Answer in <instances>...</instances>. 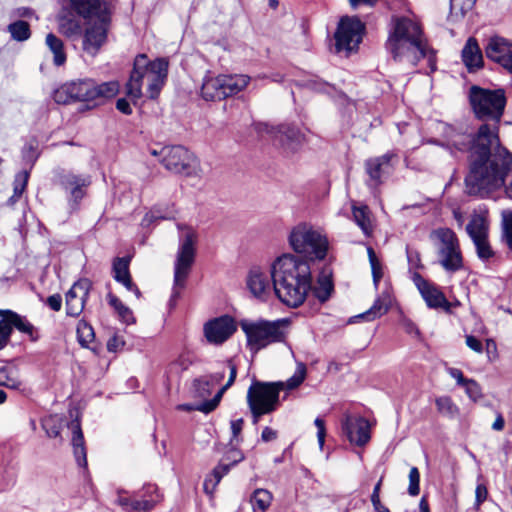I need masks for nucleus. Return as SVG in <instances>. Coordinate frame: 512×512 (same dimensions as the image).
I'll use <instances>...</instances> for the list:
<instances>
[{"label":"nucleus","mask_w":512,"mask_h":512,"mask_svg":"<svg viewBox=\"0 0 512 512\" xmlns=\"http://www.w3.org/2000/svg\"><path fill=\"white\" fill-rule=\"evenodd\" d=\"M468 100L474 117L482 124L474 134L446 125V141L441 146L453 157L468 153L466 183L470 192L487 193L501 186L503 177L512 169V153L499 138V126L507 105L506 91L472 85Z\"/></svg>","instance_id":"obj_1"},{"label":"nucleus","mask_w":512,"mask_h":512,"mask_svg":"<svg viewBox=\"0 0 512 512\" xmlns=\"http://www.w3.org/2000/svg\"><path fill=\"white\" fill-rule=\"evenodd\" d=\"M271 278L274 294L290 308L301 306L312 289L309 262L292 254H284L274 261Z\"/></svg>","instance_id":"obj_2"},{"label":"nucleus","mask_w":512,"mask_h":512,"mask_svg":"<svg viewBox=\"0 0 512 512\" xmlns=\"http://www.w3.org/2000/svg\"><path fill=\"white\" fill-rule=\"evenodd\" d=\"M386 49L395 61L413 65L427 58L431 71L436 70V56L429 48L420 24L408 17L393 18V26L386 41Z\"/></svg>","instance_id":"obj_3"},{"label":"nucleus","mask_w":512,"mask_h":512,"mask_svg":"<svg viewBox=\"0 0 512 512\" xmlns=\"http://www.w3.org/2000/svg\"><path fill=\"white\" fill-rule=\"evenodd\" d=\"M168 67L169 62L166 58L150 61L146 54L137 55L126 84V95L132 100H138L142 96V86L146 80L148 97L156 99L167 80Z\"/></svg>","instance_id":"obj_4"},{"label":"nucleus","mask_w":512,"mask_h":512,"mask_svg":"<svg viewBox=\"0 0 512 512\" xmlns=\"http://www.w3.org/2000/svg\"><path fill=\"white\" fill-rule=\"evenodd\" d=\"M240 325L246 335L248 347L257 353L270 344L285 340L289 320L282 318L274 321H242Z\"/></svg>","instance_id":"obj_5"},{"label":"nucleus","mask_w":512,"mask_h":512,"mask_svg":"<svg viewBox=\"0 0 512 512\" xmlns=\"http://www.w3.org/2000/svg\"><path fill=\"white\" fill-rule=\"evenodd\" d=\"M283 389V382L252 380L246 398L254 424H257L263 415L270 414L278 409L279 396Z\"/></svg>","instance_id":"obj_6"},{"label":"nucleus","mask_w":512,"mask_h":512,"mask_svg":"<svg viewBox=\"0 0 512 512\" xmlns=\"http://www.w3.org/2000/svg\"><path fill=\"white\" fill-rule=\"evenodd\" d=\"M289 243L296 253L303 254L311 260H322L327 255L326 236L307 223H300L291 230Z\"/></svg>","instance_id":"obj_7"},{"label":"nucleus","mask_w":512,"mask_h":512,"mask_svg":"<svg viewBox=\"0 0 512 512\" xmlns=\"http://www.w3.org/2000/svg\"><path fill=\"white\" fill-rule=\"evenodd\" d=\"M430 238L437 241L438 262L445 271L454 273L463 268L459 239L452 229L437 228L431 232Z\"/></svg>","instance_id":"obj_8"},{"label":"nucleus","mask_w":512,"mask_h":512,"mask_svg":"<svg viewBox=\"0 0 512 512\" xmlns=\"http://www.w3.org/2000/svg\"><path fill=\"white\" fill-rule=\"evenodd\" d=\"M250 79L244 74L207 77L202 84L201 95L206 101H220L238 94L248 85Z\"/></svg>","instance_id":"obj_9"},{"label":"nucleus","mask_w":512,"mask_h":512,"mask_svg":"<svg viewBox=\"0 0 512 512\" xmlns=\"http://www.w3.org/2000/svg\"><path fill=\"white\" fill-rule=\"evenodd\" d=\"M197 234L194 230L188 228L180 239V245L177 251L175 266H174V287L171 296V301L175 300L180 295V290L184 288L186 279L190 273L192 264L195 259V244Z\"/></svg>","instance_id":"obj_10"},{"label":"nucleus","mask_w":512,"mask_h":512,"mask_svg":"<svg viewBox=\"0 0 512 512\" xmlns=\"http://www.w3.org/2000/svg\"><path fill=\"white\" fill-rule=\"evenodd\" d=\"M160 155L161 163L173 173L192 176L197 172L196 157L182 145L165 146L161 149Z\"/></svg>","instance_id":"obj_11"},{"label":"nucleus","mask_w":512,"mask_h":512,"mask_svg":"<svg viewBox=\"0 0 512 512\" xmlns=\"http://www.w3.org/2000/svg\"><path fill=\"white\" fill-rule=\"evenodd\" d=\"M364 30V24L357 17H342L334 34L335 51L348 55L358 49Z\"/></svg>","instance_id":"obj_12"},{"label":"nucleus","mask_w":512,"mask_h":512,"mask_svg":"<svg viewBox=\"0 0 512 512\" xmlns=\"http://www.w3.org/2000/svg\"><path fill=\"white\" fill-rule=\"evenodd\" d=\"M75 101H93L114 97L119 91L117 81H109L97 84L92 79L76 80L68 82Z\"/></svg>","instance_id":"obj_13"},{"label":"nucleus","mask_w":512,"mask_h":512,"mask_svg":"<svg viewBox=\"0 0 512 512\" xmlns=\"http://www.w3.org/2000/svg\"><path fill=\"white\" fill-rule=\"evenodd\" d=\"M93 18L97 20L86 28L83 37V50L92 56L96 55L101 46L106 42L111 22V11L94 16Z\"/></svg>","instance_id":"obj_14"},{"label":"nucleus","mask_w":512,"mask_h":512,"mask_svg":"<svg viewBox=\"0 0 512 512\" xmlns=\"http://www.w3.org/2000/svg\"><path fill=\"white\" fill-rule=\"evenodd\" d=\"M411 279L429 308L450 310V302L436 284L426 280L416 271L412 273Z\"/></svg>","instance_id":"obj_15"},{"label":"nucleus","mask_w":512,"mask_h":512,"mask_svg":"<svg viewBox=\"0 0 512 512\" xmlns=\"http://www.w3.org/2000/svg\"><path fill=\"white\" fill-rule=\"evenodd\" d=\"M486 57L499 64L502 68L512 74V42L500 37L494 36L488 39L485 47Z\"/></svg>","instance_id":"obj_16"},{"label":"nucleus","mask_w":512,"mask_h":512,"mask_svg":"<svg viewBox=\"0 0 512 512\" xmlns=\"http://www.w3.org/2000/svg\"><path fill=\"white\" fill-rule=\"evenodd\" d=\"M394 154L385 153L381 156L369 158L365 161L364 167L368 175L367 186L375 190L388 177L391 171V159Z\"/></svg>","instance_id":"obj_17"},{"label":"nucleus","mask_w":512,"mask_h":512,"mask_svg":"<svg viewBox=\"0 0 512 512\" xmlns=\"http://www.w3.org/2000/svg\"><path fill=\"white\" fill-rule=\"evenodd\" d=\"M341 426L343 434L352 444L364 446L370 440L369 422L364 417L345 414Z\"/></svg>","instance_id":"obj_18"},{"label":"nucleus","mask_w":512,"mask_h":512,"mask_svg":"<svg viewBox=\"0 0 512 512\" xmlns=\"http://www.w3.org/2000/svg\"><path fill=\"white\" fill-rule=\"evenodd\" d=\"M92 288V283L87 278L75 282L66 293V314L71 317L79 316Z\"/></svg>","instance_id":"obj_19"},{"label":"nucleus","mask_w":512,"mask_h":512,"mask_svg":"<svg viewBox=\"0 0 512 512\" xmlns=\"http://www.w3.org/2000/svg\"><path fill=\"white\" fill-rule=\"evenodd\" d=\"M270 133L274 143L279 145L286 153L296 152L305 140L300 130L290 124H281L273 128Z\"/></svg>","instance_id":"obj_20"},{"label":"nucleus","mask_w":512,"mask_h":512,"mask_svg":"<svg viewBox=\"0 0 512 512\" xmlns=\"http://www.w3.org/2000/svg\"><path fill=\"white\" fill-rule=\"evenodd\" d=\"M236 331L234 319L224 315L210 320L204 325V334L209 343L221 344Z\"/></svg>","instance_id":"obj_21"},{"label":"nucleus","mask_w":512,"mask_h":512,"mask_svg":"<svg viewBox=\"0 0 512 512\" xmlns=\"http://www.w3.org/2000/svg\"><path fill=\"white\" fill-rule=\"evenodd\" d=\"M225 459L228 460L229 463L226 464L221 462L205 478L203 488L207 494H212L214 492L221 479L229 472L232 466L236 465L244 459V455L240 450L233 448L227 451L225 454Z\"/></svg>","instance_id":"obj_22"},{"label":"nucleus","mask_w":512,"mask_h":512,"mask_svg":"<svg viewBox=\"0 0 512 512\" xmlns=\"http://www.w3.org/2000/svg\"><path fill=\"white\" fill-rule=\"evenodd\" d=\"M246 284L255 298L265 301L270 296L273 288L271 272L267 273L258 267H254L248 273Z\"/></svg>","instance_id":"obj_23"},{"label":"nucleus","mask_w":512,"mask_h":512,"mask_svg":"<svg viewBox=\"0 0 512 512\" xmlns=\"http://www.w3.org/2000/svg\"><path fill=\"white\" fill-rule=\"evenodd\" d=\"M91 176L66 173L60 177L62 187L70 192V205L76 207L85 196V189L91 184Z\"/></svg>","instance_id":"obj_24"},{"label":"nucleus","mask_w":512,"mask_h":512,"mask_svg":"<svg viewBox=\"0 0 512 512\" xmlns=\"http://www.w3.org/2000/svg\"><path fill=\"white\" fill-rule=\"evenodd\" d=\"M159 501L157 487L153 484L144 485L143 488L131 498L127 512H150Z\"/></svg>","instance_id":"obj_25"},{"label":"nucleus","mask_w":512,"mask_h":512,"mask_svg":"<svg viewBox=\"0 0 512 512\" xmlns=\"http://www.w3.org/2000/svg\"><path fill=\"white\" fill-rule=\"evenodd\" d=\"M72 12L83 19H92L94 16L110 12L104 0H66Z\"/></svg>","instance_id":"obj_26"},{"label":"nucleus","mask_w":512,"mask_h":512,"mask_svg":"<svg viewBox=\"0 0 512 512\" xmlns=\"http://www.w3.org/2000/svg\"><path fill=\"white\" fill-rule=\"evenodd\" d=\"M393 298L389 290H384L374 301L373 305L365 312L353 316L349 323H355L359 320L373 321L386 314L392 306Z\"/></svg>","instance_id":"obj_27"},{"label":"nucleus","mask_w":512,"mask_h":512,"mask_svg":"<svg viewBox=\"0 0 512 512\" xmlns=\"http://www.w3.org/2000/svg\"><path fill=\"white\" fill-rule=\"evenodd\" d=\"M129 257H118L113 261L112 270L114 279L121 283L128 291L135 293L139 298L141 293L138 287L133 283L129 272Z\"/></svg>","instance_id":"obj_28"},{"label":"nucleus","mask_w":512,"mask_h":512,"mask_svg":"<svg viewBox=\"0 0 512 512\" xmlns=\"http://www.w3.org/2000/svg\"><path fill=\"white\" fill-rule=\"evenodd\" d=\"M0 316L7 317L12 329L16 328L21 333L27 335L31 341L35 342L39 339L37 328H35L34 325L26 319V317L21 316L12 310H0Z\"/></svg>","instance_id":"obj_29"},{"label":"nucleus","mask_w":512,"mask_h":512,"mask_svg":"<svg viewBox=\"0 0 512 512\" xmlns=\"http://www.w3.org/2000/svg\"><path fill=\"white\" fill-rule=\"evenodd\" d=\"M69 428L72 431V446L75 460L80 467L86 468L87 454L80 422L72 420L69 423Z\"/></svg>","instance_id":"obj_30"},{"label":"nucleus","mask_w":512,"mask_h":512,"mask_svg":"<svg viewBox=\"0 0 512 512\" xmlns=\"http://www.w3.org/2000/svg\"><path fill=\"white\" fill-rule=\"evenodd\" d=\"M462 61L468 71L473 72L483 66V56L477 40L470 37L462 49Z\"/></svg>","instance_id":"obj_31"},{"label":"nucleus","mask_w":512,"mask_h":512,"mask_svg":"<svg viewBox=\"0 0 512 512\" xmlns=\"http://www.w3.org/2000/svg\"><path fill=\"white\" fill-rule=\"evenodd\" d=\"M0 386L20 390L23 381L20 377L19 370L15 366H4L0 368Z\"/></svg>","instance_id":"obj_32"},{"label":"nucleus","mask_w":512,"mask_h":512,"mask_svg":"<svg viewBox=\"0 0 512 512\" xmlns=\"http://www.w3.org/2000/svg\"><path fill=\"white\" fill-rule=\"evenodd\" d=\"M273 500L272 493L264 488H257L250 496L253 512H266Z\"/></svg>","instance_id":"obj_33"},{"label":"nucleus","mask_w":512,"mask_h":512,"mask_svg":"<svg viewBox=\"0 0 512 512\" xmlns=\"http://www.w3.org/2000/svg\"><path fill=\"white\" fill-rule=\"evenodd\" d=\"M65 424V420L62 416L54 414L48 415L41 420V426L46 432L49 438H61V430Z\"/></svg>","instance_id":"obj_34"},{"label":"nucleus","mask_w":512,"mask_h":512,"mask_svg":"<svg viewBox=\"0 0 512 512\" xmlns=\"http://www.w3.org/2000/svg\"><path fill=\"white\" fill-rule=\"evenodd\" d=\"M466 232L473 242L488 238V227L485 219L480 215L472 217L466 226Z\"/></svg>","instance_id":"obj_35"},{"label":"nucleus","mask_w":512,"mask_h":512,"mask_svg":"<svg viewBox=\"0 0 512 512\" xmlns=\"http://www.w3.org/2000/svg\"><path fill=\"white\" fill-rule=\"evenodd\" d=\"M311 290L319 302L325 303L334 291V284L331 277L324 274L320 275L317 279L316 286Z\"/></svg>","instance_id":"obj_36"},{"label":"nucleus","mask_w":512,"mask_h":512,"mask_svg":"<svg viewBox=\"0 0 512 512\" xmlns=\"http://www.w3.org/2000/svg\"><path fill=\"white\" fill-rule=\"evenodd\" d=\"M46 45L53 53V63L56 66H61L66 62V54L64 52L63 41L53 33L46 36Z\"/></svg>","instance_id":"obj_37"},{"label":"nucleus","mask_w":512,"mask_h":512,"mask_svg":"<svg viewBox=\"0 0 512 512\" xmlns=\"http://www.w3.org/2000/svg\"><path fill=\"white\" fill-rule=\"evenodd\" d=\"M477 0H450L449 19L457 22L464 18L466 13L470 11Z\"/></svg>","instance_id":"obj_38"},{"label":"nucleus","mask_w":512,"mask_h":512,"mask_svg":"<svg viewBox=\"0 0 512 512\" xmlns=\"http://www.w3.org/2000/svg\"><path fill=\"white\" fill-rule=\"evenodd\" d=\"M107 298L109 304L115 309L121 321L128 325L135 323V318L133 316L132 310L126 305H124L117 296L113 295L112 293H109Z\"/></svg>","instance_id":"obj_39"},{"label":"nucleus","mask_w":512,"mask_h":512,"mask_svg":"<svg viewBox=\"0 0 512 512\" xmlns=\"http://www.w3.org/2000/svg\"><path fill=\"white\" fill-rule=\"evenodd\" d=\"M7 30L11 34V38L18 42L26 41L31 36L30 25L23 20L10 23Z\"/></svg>","instance_id":"obj_40"},{"label":"nucleus","mask_w":512,"mask_h":512,"mask_svg":"<svg viewBox=\"0 0 512 512\" xmlns=\"http://www.w3.org/2000/svg\"><path fill=\"white\" fill-rule=\"evenodd\" d=\"M501 240L512 251V210L502 212Z\"/></svg>","instance_id":"obj_41"},{"label":"nucleus","mask_w":512,"mask_h":512,"mask_svg":"<svg viewBox=\"0 0 512 512\" xmlns=\"http://www.w3.org/2000/svg\"><path fill=\"white\" fill-rule=\"evenodd\" d=\"M435 404H436L438 412L444 416L453 418L459 412L458 407L454 404L452 399L448 396H442V397L437 398L435 401Z\"/></svg>","instance_id":"obj_42"},{"label":"nucleus","mask_w":512,"mask_h":512,"mask_svg":"<svg viewBox=\"0 0 512 512\" xmlns=\"http://www.w3.org/2000/svg\"><path fill=\"white\" fill-rule=\"evenodd\" d=\"M353 217L356 224L361 228L364 234L371 232V222L366 207H353Z\"/></svg>","instance_id":"obj_43"},{"label":"nucleus","mask_w":512,"mask_h":512,"mask_svg":"<svg viewBox=\"0 0 512 512\" xmlns=\"http://www.w3.org/2000/svg\"><path fill=\"white\" fill-rule=\"evenodd\" d=\"M465 186H466V190H467V193L469 195H473V196H480V197H486L488 195H490L491 193L499 190L500 188L504 187L505 188V194L507 195L508 198L512 199V169L506 173V175L503 177V184L493 190H490L488 191L487 193L485 192H481V193H472L470 192V189L467 185V183L465 182Z\"/></svg>","instance_id":"obj_44"},{"label":"nucleus","mask_w":512,"mask_h":512,"mask_svg":"<svg viewBox=\"0 0 512 512\" xmlns=\"http://www.w3.org/2000/svg\"><path fill=\"white\" fill-rule=\"evenodd\" d=\"M194 362V357L189 352L181 353L176 360L170 364V371L181 373L186 371Z\"/></svg>","instance_id":"obj_45"},{"label":"nucleus","mask_w":512,"mask_h":512,"mask_svg":"<svg viewBox=\"0 0 512 512\" xmlns=\"http://www.w3.org/2000/svg\"><path fill=\"white\" fill-rule=\"evenodd\" d=\"M53 99L57 104H69L71 102H76L73 93H71V89L68 83L61 85L59 88L54 90Z\"/></svg>","instance_id":"obj_46"},{"label":"nucleus","mask_w":512,"mask_h":512,"mask_svg":"<svg viewBox=\"0 0 512 512\" xmlns=\"http://www.w3.org/2000/svg\"><path fill=\"white\" fill-rule=\"evenodd\" d=\"M78 341L82 347H88L89 343L94 340V330L91 325L86 322L80 323L77 327Z\"/></svg>","instance_id":"obj_47"},{"label":"nucleus","mask_w":512,"mask_h":512,"mask_svg":"<svg viewBox=\"0 0 512 512\" xmlns=\"http://www.w3.org/2000/svg\"><path fill=\"white\" fill-rule=\"evenodd\" d=\"M193 390L195 396L199 398H206L211 395L212 387L208 378L200 377L193 381Z\"/></svg>","instance_id":"obj_48"},{"label":"nucleus","mask_w":512,"mask_h":512,"mask_svg":"<svg viewBox=\"0 0 512 512\" xmlns=\"http://www.w3.org/2000/svg\"><path fill=\"white\" fill-rule=\"evenodd\" d=\"M476 248L477 256L483 260L487 261L494 257V251L489 244L488 238H483L473 242Z\"/></svg>","instance_id":"obj_49"},{"label":"nucleus","mask_w":512,"mask_h":512,"mask_svg":"<svg viewBox=\"0 0 512 512\" xmlns=\"http://www.w3.org/2000/svg\"><path fill=\"white\" fill-rule=\"evenodd\" d=\"M228 389L229 388H227L226 386H222L212 399L203 402L201 405L197 407V410L204 413H210L213 410H215L216 407L219 405L224 393Z\"/></svg>","instance_id":"obj_50"},{"label":"nucleus","mask_w":512,"mask_h":512,"mask_svg":"<svg viewBox=\"0 0 512 512\" xmlns=\"http://www.w3.org/2000/svg\"><path fill=\"white\" fill-rule=\"evenodd\" d=\"M306 377V366L300 362L297 364L295 373L286 381L288 389H295L302 384Z\"/></svg>","instance_id":"obj_51"},{"label":"nucleus","mask_w":512,"mask_h":512,"mask_svg":"<svg viewBox=\"0 0 512 512\" xmlns=\"http://www.w3.org/2000/svg\"><path fill=\"white\" fill-rule=\"evenodd\" d=\"M420 473L417 467H412L409 472L408 494L417 496L420 492Z\"/></svg>","instance_id":"obj_52"},{"label":"nucleus","mask_w":512,"mask_h":512,"mask_svg":"<svg viewBox=\"0 0 512 512\" xmlns=\"http://www.w3.org/2000/svg\"><path fill=\"white\" fill-rule=\"evenodd\" d=\"M60 30L64 35L72 37L81 33V25L76 20L68 19L60 24Z\"/></svg>","instance_id":"obj_53"},{"label":"nucleus","mask_w":512,"mask_h":512,"mask_svg":"<svg viewBox=\"0 0 512 512\" xmlns=\"http://www.w3.org/2000/svg\"><path fill=\"white\" fill-rule=\"evenodd\" d=\"M0 320V350L6 347L12 334V326L8 322L7 317Z\"/></svg>","instance_id":"obj_54"},{"label":"nucleus","mask_w":512,"mask_h":512,"mask_svg":"<svg viewBox=\"0 0 512 512\" xmlns=\"http://www.w3.org/2000/svg\"><path fill=\"white\" fill-rule=\"evenodd\" d=\"M406 257L409 265V271L422 268L420 253L417 249L406 246Z\"/></svg>","instance_id":"obj_55"},{"label":"nucleus","mask_w":512,"mask_h":512,"mask_svg":"<svg viewBox=\"0 0 512 512\" xmlns=\"http://www.w3.org/2000/svg\"><path fill=\"white\" fill-rule=\"evenodd\" d=\"M462 387L471 400L477 401L482 397L481 387L474 379H469Z\"/></svg>","instance_id":"obj_56"},{"label":"nucleus","mask_w":512,"mask_h":512,"mask_svg":"<svg viewBox=\"0 0 512 512\" xmlns=\"http://www.w3.org/2000/svg\"><path fill=\"white\" fill-rule=\"evenodd\" d=\"M488 490L487 487L480 483L475 489V508L479 510L481 504L487 499Z\"/></svg>","instance_id":"obj_57"},{"label":"nucleus","mask_w":512,"mask_h":512,"mask_svg":"<svg viewBox=\"0 0 512 512\" xmlns=\"http://www.w3.org/2000/svg\"><path fill=\"white\" fill-rule=\"evenodd\" d=\"M307 86L310 89L317 91V92H327L328 93L332 89V86L329 83L324 82L319 79L308 80Z\"/></svg>","instance_id":"obj_58"},{"label":"nucleus","mask_w":512,"mask_h":512,"mask_svg":"<svg viewBox=\"0 0 512 512\" xmlns=\"http://www.w3.org/2000/svg\"><path fill=\"white\" fill-rule=\"evenodd\" d=\"M314 424L317 428V439L319 446L322 448L325 441L326 436V428H325V422L322 418L317 417L314 421Z\"/></svg>","instance_id":"obj_59"},{"label":"nucleus","mask_w":512,"mask_h":512,"mask_svg":"<svg viewBox=\"0 0 512 512\" xmlns=\"http://www.w3.org/2000/svg\"><path fill=\"white\" fill-rule=\"evenodd\" d=\"M22 156L25 161L31 163L32 165L34 164L38 158V154L36 153V149L33 144L30 143L25 145L22 151Z\"/></svg>","instance_id":"obj_60"},{"label":"nucleus","mask_w":512,"mask_h":512,"mask_svg":"<svg viewBox=\"0 0 512 512\" xmlns=\"http://www.w3.org/2000/svg\"><path fill=\"white\" fill-rule=\"evenodd\" d=\"M465 343L466 345L473 350L476 353H482L483 352V345L479 339H477L473 335H466L465 336Z\"/></svg>","instance_id":"obj_61"},{"label":"nucleus","mask_w":512,"mask_h":512,"mask_svg":"<svg viewBox=\"0 0 512 512\" xmlns=\"http://www.w3.org/2000/svg\"><path fill=\"white\" fill-rule=\"evenodd\" d=\"M29 179V172L24 170L16 174L13 187L26 189Z\"/></svg>","instance_id":"obj_62"},{"label":"nucleus","mask_w":512,"mask_h":512,"mask_svg":"<svg viewBox=\"0 0 512 512\" xmlns=\"http://www.w3.org/2000/svg\"><path fill=\"white\" fill-rule=\"evenodd\" d=\"M447 373L456 380L459 386H463L469 379L465 378L463 372L458 368L448 367Z\"/></svg>","instance_id":"obj_63"},{"label":"nucleus","mask_w":512,"mask_h":512,"mask_svg":"<svg viewBox=\"0 0 512 512\" xmlns=\"http://www.w3.org/2000/svg\"><path fill=\"white\" fill-rule=\"evenodd\" d=\"M46 303L53 311H59L62 306V297L60 294H53L47 298Z\"/></svg>","instance_id":"obj_64"}]
</instances>
